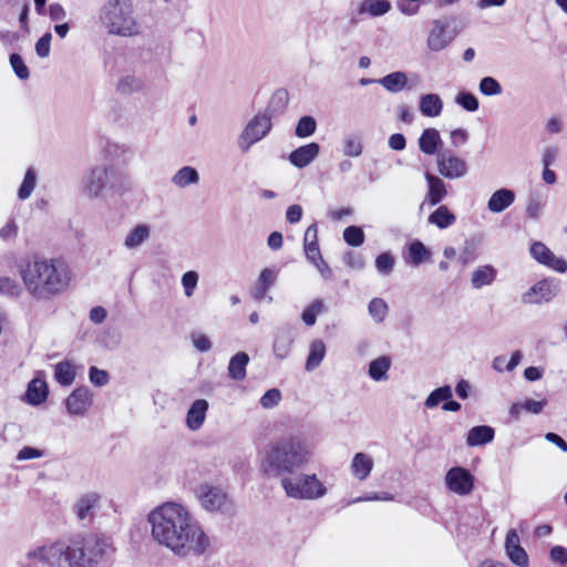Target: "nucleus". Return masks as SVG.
<instances>
[{"mask_svg": "<svg viewBox=\"0 0 567 567\" xmlns=\"http://www.w3.org/2000/svg\"><path fill=\"white\" fill-rule=\"evenodd\" d=\"M147 522L153 540L179 559L198 558L210 547L208 535L182 504L167 502L157 506Z\"/></svg>", "mask_w": 567, "mask_h": 567, "instance_id": "obj_1", "label": "nucleus"}, {"mask_svg": "<svg viewBox=\"0 0 567 567\" xmlns=\"http://www.w3.org/2000/svg\"><path fill=\"white\" fill-rule=\"evenodd\" d=\"M114 550L112 539L103 535L76 537L69 544L47 542L29 547L18 567H94Z\"/></svg>", "mask_w": 567, "mask_h": 567, "instance_id": "obj_2", "label": "nucleus"}, {"mask_svg": "<svg viewBox=\"0 0 567 567\" xmlns=\"http://www.w3.org/2000/svg\"><path fill=\"white\" fill-rule=\"evenodd\" d=\"M28 293L35 300H50L66 291L72 271L61 258L32 256L19 269Z\"/></svg>", "mask_w": 567, "mask_h": 567, "instance_id": "obj_3", "label": "nucleus"}, {"mask_svg": "<svg viewBox=\"0 0 567 567\" xmlns=\"http://www.w3.org/2000/svg\"><path fill=\"white\" fill-rule=\"evenodd\" d=\"M312 457L308 442L300 435L270 441L260 454L259 470L267 477H289L307 465Z\"/></svg>", "mask_w": 567, "mask_h": 567, "instance_id": "obj_4", "label": "nucleus"}, {"mask_svg": "<svg viewBox=\"0 0 567 567\" xmlns=\"http://www.w3.org/2000/svg\"><path fill=\"white\" fill-rule=\"evenodd\" d=\"M82 193L89 199L122 196L130 193L133 183L125 169L111 162L93 165L82 178Z\"/></svg>", "mask_w": 567, "mask_h": 567, "instance_id": "obj_5", "label": "nucleus"}, {"mask_svg": "<svg viewBox=\"0 0 567 567\" xmlns=\"http://www.w3.org/2000/svg\"><path fill=\"white\" fill-rule=\"evenodd\" d=\"M100 21L110 34L120 37L137 35L141 30L131 0H107L100 9Z\"/></svg>", "mask_w": 567, "mask_h": 567, "instance_id": "obj_6", "label": "nucleus"}, {"mask_svg": "<svg viewBox=\"0 0 567 567\" xmlns=\"http://www.w3.org/2000/svg\"><path fill=\"white\" fill-rule=\"evenodd\" d=\"M280 486L288 497L302 501L319 499L328 492L317 474L299 473L282 477Z\"/></svg>", "mask_w": 567, "mask_h": 567, "instance_id": "obj_7", "label": "nucleus"}, {"mask_svg": "<svg viewBox=\"0 0 567 567\" xmlns=\"http://www.w3.org/2000/svg\"><path fill=\"white\" fill-rule=\"evenodd\" d=\"M271 114L268 111L255 115L241 132L238 145L247 152L254 144L261 141L271 130Z\"/></svg>", "mask_w": 567, "mask_h": 567, "instance_id": "obj_8", "label": "nucleus"}, {"mask_svg": "<svg viewBox=\"0 0 567 567\" xmlns=\"http://www.w3.org/2000/svg\"><path fill=\"white\" fill-rule=\"evenodd\" d=\"M197 497L202 507L207 512L227 513L231 509V502L219 487L203 484L198 487Z\"/></svg>", "mask_w": 567, "mask_h": 567, "instance_id": "obj_9", "label": "nucleus"}, {"mask_svg": "<svg viewBox=\"0 0 567 567\" xmlns=\"http://www.w3.org/2000/svg\"><path fill=\"white\" fill-rule=\"evenodd\" d=\"M437 172L447 179H458L468 172L465 159L452 152L440 153L436 157Z\"/></svg>", "mask_w": 567, "mask_h": 567, "instance_id": "obj_10", "label": "nucleus"}, {"mask_svg": "<svg viewBox=\"0 0 567 567\" xmlns=\"http://www.w3.org/2000/svg\"><path fill=\"white\" fill-rule=\"evenodd\" d=\"M102 496L96 492L82 494L73 504L72 512L83 525L92 523L96 511L101 507Z\"/></svg>", "mask_w": 567, "mask_h": 567, "instance_id": "obj_11", "label": "nucleus"}, {"mask_svg": "<svg viewBox=\"0 0 567 567\" xmlns=\"http://www.w3.org/2000/svg\"><path fill=\"white\" fill-rule=\"evenodd\" d=\"M474 482L472 473L461 466L450 468L445 476L447 488L457 495H468L474 488Z\"/></svg>", "mask_w": 567, "mask_h": 567, "instance_id": "obj_12", "label": "nucleus"}, {"mask_svg": "<svg viewBox=\"0 0 567 567\" xmlns=\"http://www.w3.org/2000/svg\"><path fill=\"white\" fill-rule=\"evenodd\" d=\"M295 328L282 324L276 328L272 340V351L277 359L288 358L295 342Z\"/></svg>", "mask_w": 567, "mask_h": 567, "instance_id": "obj_13", "label": "nucleus"}, {"mask_svg": "<svg viewBox=\"0 0 567 567\" xmlns=\"http://www.w3.org/2000/svg\"><path fill=\"white\" fill-rule=\"evenodd\" d=\"M558 292V285L553 280H540L535 284L523 296V302L525 303H540L543 301H549Z\"/></svg>", "mask_w": 567, "mask_h": 567, "instance_id": "obj_14", "label": "nucleus"}, {"mask_svg": "<svg viewBox=\"0 0 567 567\" xmlns=\"http://www.w3.org/2000/svg\"><path fill=\"white\" fill-rule=\"evenodd\" d=\"M453 40L449 31V24L441 20H434L427 37V48L431 51L439 52L445 49Z\"/></svg>", "mask_w": 567, "mask_h": 567, "instance_id": "obj_15", "label": "nucleus"}, {"mask_svg": "<svg viewBox=\"0 0 567 567\" xmlns=\"http://www.w3.org/2000/svg\"><path fill=\"white\" fill-rule=\"evenodd\" d=\"M92 404V393L89 388L75 389L66 399V411L71 415H83Z\"/></svg>", "mask_w": 567, "mask_h": 567, "instance_id": "obj_16", "label": "nucleus"}, {"mask_svg": "<svg viewBox=\"0 0 567 567\" xmlns=\"http://www.w3.org/2000/svg\"><path fill=\"white\" fill-rule=\"evenodd\" d=\"M530 255L538 262L546 265L558 272H565L567 270V261L555 257L550 249L540 241H536L530 246Z\"/></svg>", "mask_w": 567, "mask_h": 567, "instance_id": "obj_17", "label": "nucleus"}, {"mask_svg": "<svg viewBox=\"0 0 567 567\" xmlns=\"http://www.w3.org/2000/svg\"><path fill=\"white\" fill-rule=\"evenodd\" d=\"M319 152V144L311 142L292 151L289 154V162L298 168H303L315 161Z\"/></svg>", "mask_w": 567, "mask_h": 567, "instance_id": "obj_18", "label": "nucleus"}, {"mask_svg": "<svg viewBox=\"0 0 567 567\" xmlns=\"http://www.w3.org/2000/svg\"><path fill=\"white\" fill-rule=\"evenodd\" d=\"M408 252L404 260L408 265L417 267L427 260H430L432 252L431 250L420 240L414 239L406 246Z\"/></svg>", "mask_w": 567, "mask_h": 567, "instance_id": "obj_19", "label": "nucleus"}, {"mask_svg": "<svg viewBox=\"0 0 567 567\" xmlns=\"http://www.w3.org/2000/svg\"><path fill=\"white\" fill-rule=\"evenodd\" d=\"M425 179L429 185L425 200H427L430 205L435 206L440 204L447 195L445 182L441 177L431 173H425Z\"/></svg>", "mask_w": 567, "mask_h": 567, "instance_id": "obj_20", "label": "nucleus"}, {"mask_svg": "<svg viewBox=\"0 0 567 567\" xmlns=\"http://www.w3.org/2000/svg\"><path fill=\"white\" fill-rule=\"evenodd\" d=\"M207 410H208V402L206 400H204V399L195 400L187 411V415H186L187 426L193 431L198 430L204 424Z\"/></svg>", "mask_w": 567, "mask_h": 567, "instance_id": "obj_21", "label": "nucleus"}, {"mask_svg": "<svg viewBox=\"0 0 567 567\" xmlns=\"http://www.w3.org/2000/svg\"><path fill=\"white\" fill-rule=\"evenodd\" d=\"M373 465L374 463L370 455L363 452L355 453L350 465L351 474L359 481H364L371 474Z\"/></svg>", "mask_w": 567, "mask_h": 567, "instance_id": "obj_22", "label": "nucleus"}, {"mask_svg": "<svg viewBox=\"0 0 567 567\" xmlns=\"http://www.w3.org/2000/svg\"><path fill=\"white\" fill-rule=\"evenodd\" d=\"M515 200V193L508 188H501L492 194L487 202V208L492 213H502Z\"/></svg>", "mask_w": 567, "mask_h": 567, "instance_id": "obj_23", "label": "nucleus"}, {"mask_svg": "<svg viewBox=\"0 0 567 567\" xmlns=\"http://www.w3.org/2000/svg\"><path fill=\"white\" fill-rule=\"evenodd\" d=\"M495 437V430L489 425L473 426L466 435V444L471 447L491 443Z\"/></svg>", "mask_w": 567, "mask_h": 567, "instance_id": "obj_24", "label": "nucleus"}, {"mask_svg": "<svg viewBox=\"0 0 567 567\" xmlns=\"http://www.w3.org/2000/svg\"><path fill=\"white\" fill-rule=\"evenodd\" d=\"M420 112L426 117H436L442 113L443 101L439 94L427 93L420 97Z\"/></svg>", "mask_w": 567, "mask_h": 567, "instance_id": "obj_25", "label": "nucleus"}, {"mask_svg": "<svg viewBox=\"0 0 567 567\" xmlns=\"http://www.w3.org/2000/svg\"><path fill=\"white\" fill-rule=\"evenodd\" d=\"M497 276V270L492 265H484L476 268L471 276V285L474 289H481L492 285Z\"/></svg>", "mask_w": 567, "mask_h": 567, "instance_id": "obj_26", "label": "nucleus"}, {"mask_svg": "<svg viewBox=\"0 0 567 567\" xmlns=\"http://www.w3.org/2000/svg\"><path fill=\"white\" fill-rule=\"evenodd\" d=\"M483 243V236H473L464 241L463 248L458 256V260L462 265L466 266L474 262L478 255L480 248Z\"/></svg>", "mask_w": 567, "mask_h": 567, "instance_id": "obj_27", "label": "nucleus"}, {"mask_svg": "<svg viewBox=\"0 0 567 567\" xmlns=\"http://www.w3.org/2000/svg\"><path fill=\"white\" fill-rule=\"evenodd\" d=\"M151 236V227L146 224H138L128 231L124 239V247L136 249L141 247Z\"/></svg>", "mask_w": 567, "mask_h": 567, "instance_id": "obj_28", "label": "nucleus"}, {"mask_svg": "<svg viewBox=\"0 0 567 567\" xmlns=\"http://www.w3.org/2000/svg\"><path fill=\"white\" fill-rule=\"evenodd\" d=\"M408 82V75L402 71H395L381 79H378V83L390 93L401 92L406 87Z\"/></svg>", "mask_w": 567, "mask_h": 567, "instance_id": "obj_29", "label": "nucleus"}, {"mask_svg": "<svg viewBox=\"0 0 567 567\" xmlns=\"http://www.w3.org/2000/svg\"><path fill=\"white\" fill-rule=\"evenodd\" d=\"M441 143L440 133L433 127L425 128L419 138V147L426 155L435 154Z\"/></svg>", "mask_w": 567, "mask_h": 567, "instance_id": "obj_30", "label": "nucleus"}, {"mask_svg": "<svg viewBox=\"0 0 567 567\" xmlns=\"http://www.w3.org/2000/svg\"><path fill=\"white\" fill-rule=\"evenodd\" d=\"M145 82L142 78L134 74H126L120 78L116 84V92L122 95H131L143 91Z\"/></svg>", "mask_w": 567, "mask_h": 567, "instance_id": "obj_31", "label": "nucleus"}, {"mask_svg": "<svg viewBox=\"0 0 567 567\" xmlns=\"http://www.w3.org/2000/svg\"><path fill=\"white\" fill-rule=\"evenodd\" d=\"M455 215L445 205L439 206L427 218L429 224H432L440 229L449 228L455 223Z\"/></svg>", "mask_w": 567, "mask_h": 567, "instance_id": "obj_32", "label": "nucleus"}, {"mask_svg": "<svg viewBox=\"0 0 567 567\" xmlns=\"http://www.w3.org/2000/svg\"><path fill=\"white\" fill-rule=\"evenodd\" d=\"M171 182L179 188H185L197 184L199 182V174L194 167L184 166L172 176Z\"/></svg>", "mask_w": 567, "mask_h": 567, "instance_id": "obj_33", "label": "nucleus"}, {"mask_svg": "<svg viewBox=\"0 0 567 567\" xmlns=\"http://www.w3.org/2000/svg\"><path fill=\"white\" fill-rule=\"evenodd\" d=\"M249 362V355L246 352L236 353L229 361L228 374L233 380H244L246 378V367Z\"/></svg>", "mask_w": 567, "mask_h": 567, "instance_id": "obj_34", "label": "nucleus"}, {"mask_svg": "<svg viewBox=\"0 0 567 567\" xmlns=\"http://www.w3.org/2000/svg\"><path fill=\"white\" fill-rule=\"evenodd\" d=\"M391 368V359L386 355L374 359L369 364V377L373 381H384L388 379V371Z\"/></svg>", "mask_w": 567, "mask_h": 567, "instance_id": "obj_35", "label": "nucleus"}, {"mask_svg": "<svg viewBox=\"0 0 567 567\" xmlns=\"http://www.w3.org/2000/svg\"><path fill=\"white\" fill-rule=\"evenodd\" d=\"M326 357V344L322 340H315L309 348V354L306 361V370L317 369Z\"/></svg>", "mask_w": 567, "mask_h": 567, "instance_id": "obj_36", "label": "nucleus"}, {"mask_svg": "<svg viewBox=\"0 0 567 567\" xmlns=\"http://www.w3.org/2000/svg\"><path fill=\"white\" fill-rule=\"evenodd\" d=\"M391 10L389 0H363L359 7V13H368L371 17H381Z\"/></svg>", "mask_w": 567, "mask_h": 567, "instance_id": "obj_37", "label": "nucleus"}, {"mask_svg": "<svg viewBox=\"0 0 567 567\" xmlns=\"http://www.w3.org/2000/svg\"><path fill=\"white\" fill-rule=\"evenodd\" d=\"M48 396L47 384L41 380H32L27 390V400L30 404L38 405Z\"/></svg>", "mask_w": 567, "mask_h": 567, "instance_id": "obj_38", "label": "nucleus"}, {"mask_svg": "<svg viewBox=\"0 0 567 567\" xmlns=\"http://www.w3.org/2000/svg\"><path fill=\"white\" fill-rule=\"evenodd\" d=\"M54 378L61 385H70L75 379V369L69 361L59 362L54 369Z\"/></svg>", "mask_w": 567, "mask_h": 567, "instance_id": "obj_39", "label": "nucleus"}, {"mask_svg": "<svg viewBox=\"0 0 567 567\" xmlns=\"http://www.w3.org/2000/svg\"><path fill=\"white\" fill-rule=\"evenodd\" d=\"M453 392L450 385H443L433 390L424 401L427 409L436 408L441 402L452 399Z\"/></svg>", "mask_w": 567, "mask_h": 567, "instance_id": "obj_40", "label": "nucleus"}, {"mask_svg": "<svg viewBox=\"0 0 567 567\" xmlns=\"http://www.w3.org/2000/svg\"><path fill=\"white\" fill-rule=\"evenodd\" d=\"M368 311L374 322L381 323L388 316L389 307L382 298H373L368 305Z\"/></svg>", "mask_w": 567, "mask_h": 567, "instance_id": "obj_41", "label": "nucleus"}, {"mask_svg": "<svg viewBox=\"0 0 567 567\" xmlns=\"http://www.w3.org/2000/svg\"><path fill=\"white\" fill-rule=\"evenodd\" d=\"M37 185V173L35 171L30 167L27 169L24 174V178L18 189V197L21 200L28 199L32 192L34 190Z\"/></svg>", "mask_w": 567, "mask_h": 567, "instance_id": "obj_42", "label": "nucleus"}, {"mask_svg": "<svg viewBox=\"0 0 567 567\" xmlns=\"http://www.w3.org/2000/svg\"><path fill=\"white\" fill-rule=\"evenodd\" d=\"M374 264L380 275L389 276L394 269L395 258L390 251H384L377 256Z\"/></svg>", "mask_w": 567, "mask_h": 567, "instance_id": "obj_43", "label": "nucleus"}, {"mask_svg": "<svg viewBox=\"0 0 567 567\" xmlns=\"http://www.w3.org/2000/svg\"><path fill=\"white\" fill-rule=\"evenodd\" d=\"M478 90L485 96H496L503 92L501 83L493 76H484L478 83Z\"/></svg>", "mask_w": 567, "mask_h": 567, "instance_id": "obj_44", "label": "nucleus"}, {"mask_svg": "<svg viewBox=\"0 0 567 567\" xmlns=\"http://www.w3.org/2000/svg\"><path fill=\"white\" fill-rule=\"evenodd\" d=\"M343 239L351 247H359L364 243L365 235L361 227L349 226L343 230Z\"/></svg>", "mask_w": 567, "mask_h": 567, "instance_id": "obj_45", "label": "nucleus"}, {"mask_svg": "<svg viewBox=\"0 0 567 567\" xmlns=\"http://www.w3.org/2000/svg\"><path fill=\"white\" fill-rule=\"evenodd\" d=\"M22 292L20 284L10 277H0V295L4 297H19Z\"/></svg>", "mask_w": 567, "mask_h": 567, "instance_id": "obj_46", "label": "nucleus"}, {"mask_svg": "<svg viewBox=\"0 0 567 567\" xmlns=\"http://www.w3.org/2000/svg\"><path fill=\"white\" fill-rule=\"evenodd\" d=\"M316 128L317 123L312 116H302L297 123L295 134L301 138L309 137L316 132Z\"/></svg>", "mask_w": 567, "mask_h": 567, "instance_id": "obj_47", "label": "nucleus"}, {"mask_svg": "<svg viewBox=\"0 0 567 567\" xmlns=\"http://www.w3.org/2000/svg\"><path fill=\"white\" fill-rule=\"evenodd\" d=\"M455 102L467 112H476L480 107L478 99L471 92L457 93Z\"/></svg>", "mask_w": 567, "mask_h": 567, "instance_id": "obj_48", "label": "nucleus"}, {"mask_svg": "<svg viewBox=\"0 0 567 567\" xmlns=\"http://www.w3.org/2000/svg\"><path fill=\"white\" fill-rule=\"evenodd\" d=\"M362 143L358 136L348 135L343 140V153L350 157H358L362 154Z\"/></svg>", "mask_w": 567, "mask_h": 567, "instance_id": "obj_49", "label": "nucleus"}, {"mask_svg": "<svg viewBox=\"0 0 567 567\" xmlns=\"http://www.w3.org/2000/svg\"><path fill=\"white\" fill-rule=\"evenodd\" d=\"M9 61H10V65L14 72V74L20 80L29 79V76H30L29 69L25 65V63L23 62V59L21 58L20 54H18V53L10 54Z\"/></svg>", "mask_w": 567, "mask_h": 567, "instance_id": "obj_50", "label": "nucleus"}, {"mask_svg": "<svg viewBox=\"0 0 567 567\" xmlns=\"http://www.w3.org/2000/svg\"><path fill=\"white\" fill-rule=\"evenodd\" d=\"M198 274L194 270L186 271L182 276V286L184 288V293L186 297H192L198 284Z\"/></svg>", "mask_w": 567, "mask_h": 567, "instance_id": "obj_51", "label": "nucleus"}, {"mask_svg": "<svg viewBox=\"0 0 567 567\" xmlns=\"http://www.w3.org/2000/svg\"><path fill=\"white\" fill-rule=\"evenodd\" d=\"M19 227L14 218H9L8 221L0 228V240H13L18 235Z\"/></svg>", "mask_w": 567, "mask_h": 567, "instance_id": "obj_52", "label": "nucleus"}, {"mask_svg": "<svg viewBox=\"0 0 567 567\" xmlns=\"http://www.w3.org/2000/svg\"><path fill=\"white\" fill-rule=\"evenodd\" d=\"M52 34L50 32L44 33L35 43V52L39 58H48L51 51Z\"/></svg>", "mask_w": 567, "mask_h": 567, "instance_id": "obj_53", "label": "nucleus"}, {"mask_svg": "<svg viewBox=\"0 0 567 567\" xmlns=\"http://www.w3.org/2000/svg\"><path fill=\"white\" fill-rule=\"evenodd\" d=\"M281 400V393L278 389H270L268 390L261 398H260V404L264 409H271Z\"/></svg>", "mask_w": 567, "mask_h": 567, "instance_id": "obj_54", "label": "nucleus"}, {"mask_svg": "<svg viewBox=\"0 0 567 567\" xmlns=\"http://www.w3.org/2000/svg\"><path fill=\"white\" fill-rule=\"evenodd\" d=\"M508 558L519 567L528 566V555L526 550L519 546L506 553Z\"/></svg>", "mask_w": 567, "mask_h": 567, "instance_id": "obj_55", "label": "nucleus"}, {"mask_svg": "<svg viewBox=\"0 0 567 567\" xmlns=\"http://www.w3.org/2000/svg\"><path fill=\"white\" fill-rule=\"evenodd\" d=\"M277 275L278 272L276 270L271 268H265L260 271L257 284L267 289H270L276 282Z\"/></svg>", "mask_w": 567, "mask_h": 567, "instance_id": "obj_56", "label": "nucleus"}, {"mask_svg": "<svg viewBox=\"0 0 567 567\" xmlns=\"http://www.w3.org/2000/svg\"><path fill=\"white\" fill-rule=\"evenodd\" d=\"M89 379L91 383L96 386H103L109 382V374L105 370L97 369L96 367H91L89 370Z\"/></svg>", "mask_w": 567, "mask_h": 567, "instance_id": "obj_57", "label": "nucleus"}, {"mask_svg": "<svg viewBox=\"0 0 567 567\" xmlns=\"http://www.w3.org/2000/svg\"><path fill=\"white\" fill-rule=\"evenodd\" d=\"M523 410L530 414H539L544 410V408L547 405V400L543 399L540 401H536L533 399H527L524 402H520Z\"/></svg>", "mask_w": 567, "mask_h": 567, "instance_id": "obj_58", "label": "nucleus"}, {"mask_svg": "<svg viewBox=\"0 0 567 567\" xmlns=\"http://www.w3.org/2000/svg\"><path fill=\"white\" fill-rule=\"evenodd\" d=\"M344 262L348 267L352 268V269H362L364 267V258L361 254L359 252H354V251H348L346 255H344Z\"/></svg>", "mask_w": 567, "mask_h": 567, "instance_id": "obj_59", "label": "nucleus"}, {"mask_svg": "<svg viewBox=\"0 0 567 567\" xmlns=\"http://www.w3.org/2000/svg\"><path fill=\"white\" fill-rule=\"evenodd\" d=\"M192 342L199 352H208L212 349V341L203 333H193Z\"/></svg>", "mask_w": 567, "mask_h": 567, "instance_id": "obj_60", "label": "nucleus"}, {"mask_svg": "<svg viewBox=\"0 0 567 567\" xmlns=\"http://www.w3.org/2000/svg\"><path fill=\"white\" fill-rule=\"evenodd\" d=\"M451 144L454 147H460L464 145L468 140V133L465 128H455L450 134Z\"/></svg>", "mask_w": 567, "mask_h": 567, "instance_id": "obj_61", "label": "nucleus"}, {"mask_svg": "<svg viewBox=\"0 0 567 567\" xmlns=\"http://www.w3.org/2000/svg\"><path fill=\"white\" fill-rule=\"evenodd\" d=\"M388 144L393 151H403L406 146V140L403 134L394 133L389 137Z\"/></svg>", "mask_w": 567, "mask_h": 567, "instance_id": "obj_62", "label": "nucleus"}, {"mask_svg": "<svg viewBox=\"0 0 567 567\" xmlns=\"http://www.w3.org/2000/svg\"><path fill=\"white\" fill-rule=\"evenodd\" d=\"M42 454H43V452L38 449H34L31 446H24L23 449H21L19 451L17 458L19 461L33 460V458L41 457Z\"/></svg>", "mask_w": 567, "mask_h": 567, "instance_id": "obj_63", "label": "nucleus"}, {"mask_svg": "<svg viewBox=\"0 0 567 567\" xmlns=\"http://www.w3.org/2000/svg\"><path fill=\"white\" fill-rule=\"evenodd\" d=\"M550 559L560 565L567 563V548L559 545L554 546L550 549Z\"/></svg>", "mask_w": 567, "mask_h": 567, "instance_id": "obj_64", "label": "nucleus"}]
</instances>
